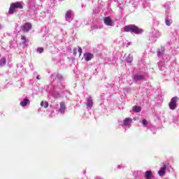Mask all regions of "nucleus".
Returning <instances> with one entry per match:
<instances>
[{
    "instance_id": "27",
    "label": "nucleus",
    "mask_w": 179,
    "mask_h": 179,
    "mask_svg": "<svg viewBox=\"0 0 179 179\" xmlns=\"http://www.w3.org/2000/svg\"><path fill=\"white\" fill-rule=\"evenodd\" d=\"M161 69V71H164V69Z\"/></svg>"
},
{
    "instance_id": "28",
    "label": "nucleus",
    "mask_w": 179,
    "mask_h": 179,
    "mask_svg": "<svg viewBox=\"0 0 179 179\" xmlns=\"http://www.w3.org/2000/svg\"><path fill=\"white\" fill-rule=\"evenodd\" d=\"M59 1H64V0H59Z\"/></svg>"
},
{
    "instance_id": "7",
    "label": "nucleus",
    "mask_w": 179,
    "mask_h": 179,
    "mask_svg": "<svg viewBox=\"0 0 179 179\" xmlns=\"http://www.w3.org/2000/svg\"><path fill=\"white\" fill-rule=\"evenodd\" d=\"M132 122V119L131 118H125L124 122H123V125L124 127H131V123Z\"/></svg>"
},
{
    "instance_id": "25",
    "label": "nucleus",
    "mask_w": 179,
    "mask_h": 179,
    "mask_svg": "<svg viewBox=\"0 0 179 179\" xmlns=\"http://www.w3.org/2000/svg\"><path fill=\"white\" fill-rule=\"evenodd\" d=\"M36 79L40 80V76H38L36 77Z\"/></svg>"
},
{
    "instance_id": "9",
    "label": "nucleus",
    "mask_w": 179,
    "mask_h": 179,
    "mask_svg": "<svg viewBox=\"0 0 179 179\" xmlns=\"http://www.w3.org/2000/svg\"><path fill=\"white\" fill-rule=\"evenodd\" d=\"M87 108H92L93 107V99H92V96H89L87 99Z\"/></svg>"
},
{
    "instance_id": "20",
    "label": "nucleus",
    "mask_w": 179,
    "mask_h": 179,
    "mask_svg": "<svg viewBox=\"0 0 179 179\" xmlns=\"http://www.w3.org/2000/svg\"><path fill=\"white\" fill-rule=\"evenodd\" d=\"M41 107H44V108H48V102L42 101L41 102Z\"/></svg>"
},
{
    "instance_id": "11",
    "label": "nucleus",
    "mask_w": 179,
    "mask_h": 179,
    "mask_svg": "<svg viewBox=\"0 0 179 179\" xmlns=\"http://www.w3.org/2000/svg\"><path fill=\"white\" fill-rule=\"evenodd\" d=\"M166 165H164V167L161 168L159 169V171H158V174L161 177H163V176H164V174H166Z\"/></svg>"
},
{
    "instance_id": "13",
    "label": "nucleus",
    "mask_w": 179,
    "mask_h": 179,
    "mask_svg": "<svg viewBox=\"0 0 179 179\" xmlns=\"http://www.w3.org/2000/svg\"><path fill=\"white\" fill-rule=\"evenodd\" d=\"M145 179H152L153 178V174L152 173V171H147L145 174Z\"/></svg>"
},
{
    "instance_id": "1",
    "label": "nucleus",
    "mask_w": 179,
    "mask_h": 179,
    "mask_svg": "<svg viewBox=\"0 0 179 179\" xmlns=\"http://www.w3.org/2000/svg\"><path fill=\"white\" fill-rule=\"evenodd\" d=\"M124 31L127 32H131V33H135V34H141V33H143V29L136 27V25L131 24L128 26H125L124 27Z\"/></svg>"
},
{
    "instance_id": "26",
    "label": "nucleus",
    "mask_w": 179,
    "mask_h": 179,
    "mask_svg": "<svg viewBox=\"0 0 179 179\" xmlns=\"http://www.w3.org/2000/svg\"><path fill=\"white\" fill-rule=\"evenodd\" d=\"M0 29H2V25L0 24Z\"/></svg>"
},
{
    "instance_id": "12",
    "label": "nucleus",
    "mask_w": 179,
    "mask_h": 179,
    "mask_svg": "<svg viewBox=\"0 0 179 179\" xmlns=\"http://www.w3.org/2000/svg\"><path fill=\"white\" fill-rule=\"evenodd\" d=\"M93 58V55L90 53L84 54V59L85 61H90Z\"/></svg>"
},
{
    "instance_id": "18",
    "label": "nucleus",
    "mask_w": 179,
    "mask_h": 179,
    "mask_svg": "<svg viewBox=\"0 0 179 179\" xmlns=\"http://www.w3.org/2000/svg\"><path fill=\"white\" fill-rule=\"evenodd\" d=\"M6 65V58L3 57L0 59V66H5Z\"/></svg>"
},
{
    "instance_id": "15",
    "label": "nucleus",
    "mask_w": 179,
    "mask_h": 179,
    "mask_svg": "<svg viewBox=\"0 0 179 179\" xmlns=\"http://www.w3.org/2000/svg\"><path fill=\"white\" fill-rule=\"evenodd\" d=\"M27 104H30V101L27 99H24L22 101L20 102V106L25 107Z\"/></svg>"
},
{
    "instance_id": "21",
    "label": "nucleus",
    "mask_w": 179,
    "mask_h": 179,
    "mask_svg": "<svg viewBox=\"0 0 179 179\" xmlns=\"http://www.w3.org/2000/svg\"><path fill=\"white\" fill-rule=\"evenodd\" d=\"M127 62H131L133 61V57L131 55H129L126 58Z\"/></svg>"
},
{
    "instance_id": "29",
    "label": "nucleus",
    "mask_w": 179,
    "mask_h": 179,
    "mask_svg": "<svg viewBox=\"0 0 179 179\" xmlns=\"http://www.w3.org/2000/svg\"><path fill=\"white\" fill-rule=\"evenodd\" d=\"M118 168L120 169V166H118Z\"/></svg>"
},
{
    "instance_id": "5",
    "label": "nucleus",
    "mask_w": 179,
    "mask_h": 179,
    "mask_svg": "<svg viewBox=\"0 0 179 179\" xmlns=\"http://www.w3.org/2000/svg\"><path fill=\"white\" fill-rule=\"evenodd\" d=\"M103 22L105 23V24H106V26H113V20H111V18H110V17H106L103 19Z\"/></svg>"
},
{
    "instance_id": "2",
    "label": "nucleus",
    "mask_w": 179,
    "mask_h": 179,
    "mask_svg": "<svg viewBox=\"0 0 179 179\" xmlns=\"http://www.w3.org/2000/svg\"><path fill=\"white\" fill-rule=\"evenodd\" d=\"M23 5H24V4L22 1H20V2L17 1V2L11 3L9 10H8V13L10 15H13V13H15V11L16 10V9H22L23 8Z\"/></svg>"
},
{
    "instance_id": "23",
    "label": "nucleus",
    "mask_w": 179,
    "mask_h": 179,
    "mask_svg": "<svg viewBox=\"0 0 179 179\" xmlns=\"http://www.w3.org/2000/svg\"><path fill=\"white\" fill-rule=\"evenodd\" d=\"M142 124H143V125H144V126L148 125V120H145V119L143 120Z\"/></svg>"
},
{
    "instance_id": "16",
    "label": "nucleus",
    "mask_w": 179,
    "mask_h": 179,
    "mask_svg": "<svg viewBox=\"0 0 179 179\" xmlns=\"http://www.w3.org/2000/svg\"><path fill=\"white\" fill-rule=\"evenodd\" d=\"M165 23L166 26H171V24L173 23V20H171V18H170V17H166L165 20Z\"/></svg>"
},
{
    "instance_id": "14",
    "label": "nucleus",
    "mask_w": 179,
    "mask_h": 179,
    "mask_svg": "<svg viewBox=\"0 0 179 179\" xmlns=\"http://www.w3.org/2000/svg\"><path fill=\"white\" fill-rule=\"evenodd\" d=\"M31 24L27 22L24 24V31H29V30H31Z\"/></svg>"
},
{
    "instance_id": "22",
    "label": "nucleus",
    "mask_w": 179,
    "mask_h": 179,
    "mask_svg": "<svg viewBox=\"0 0 179 179\" xmlns=\"http://www.w3.org/2000/svg\"><path fill=\"white\" fill-rule=\"evenodd\" d=\"M43 51H44V48H37V52H38L39 54H41V52H43Z\"/></svg>"
},
{
    "instance_id": "3",
    "label": "nucleus",
    "mask_w": 179,
    "mask_h": 179,
    "mask_svg": "<svg viewBox=\"0 0 179 179\" xmlns=\"http://www.w3.org/2000/svg\"><path fill=\"white\" fill-rule=\"evenodd\" d=\"M177 101H178V97L174 96L171 99L169 103L170 110H176L177 108Z\"/></svg>"
},
{
    "instance_id": "17",
    "label": "nucleus",
    "mask_w": 179,
    "mask_h": 179,
    "mask_svg": "<svg viewBox=\"0 0 179 179\" xmlns=\"http://www.w3.org/2000/svg\"><path fill=\"white\" fill-rule=\"evenodd\" d=\"M164 54V47H161V49H159L157 50V56L158 57H162Z\"/></svg>"
},
{
    "instance_id": "24",
    "label": "nucleus",
    "mask_w": 179,
    "mask_h": 179,
    "mask_svg": "<svg viewBox=\"0 0 179 179\" xmlns=\"http://www.w3.org/2000/svg\"><path fill=\"white\" fill-rule=\"evenodd\" d=\"M78 52H79V55H82V48L78 47Z\"/></svg>"
},
{
    "instance_id": "4",
    "label": "nucleus",
    "mask_w": 179,
    "mask_h": 179,
    "mask_svg": "<svg viewBox=\"0 0 179 179\" xmlns=\"http://www.w3.org/2000/svg\"><path fill=\"white\" fill-rule=\"evenodd\" d=\"M145 79V76L141 74H135L133 76V80L134 82H138L139 80H143Z\"/></svg>"
},
{
    "instance_id": "8",
    "label": "nucleus",
    "mask_w": 179,
    "mask_h": 179,
    "mask_svg": "<svg viewBox=\"0 0 179 179\" xmlns=\"http://www.w3.org/2000/svg\"><path fill=\"white\" fill-rule=\"evenodd\" d=\"M21 40L22 41V44L23 45V48H26V47H27V44L29 43V39H27L26 36H22Z\"/></svg>"
},
{
    "instance_id": "19",
    "label": "nucleus",
    "mask_w": 179,
    "mask_h": 179,
    "mask_svg": "<svg viewBox=\"0 0 179 179\" xmlns=\"http://www.w3.org/2000/svg\"><path fill=\"white\" fill-rule=\"evenodd\" d=\"M141 110L142 109L139 106H135L133 107V111H134L135 113H141Z\"/></svg>"
},
{
    "instance_id": "6",
    "label": "nucleus",
    "mask_w": 179,
    "mask_h": 179,
    "mask_svg": "<svg viewBox=\"0 0 179 179\" xmlns=\"http://www.w3.org/2000/svg\"><path fill=\"white\" fill-rule=\"evenodd\" d=\"M65 18L67 22H72V11L71 10L67 11L66 13Z\"/></svg>"
},
{
    "instance_id": "10",
    "label": "nucleus",
    "mask_w": 179,
    "mask_h": 179,
    "mask_svg": "<svg viewBox=\"0 0 179 179\" xmlns=\"http://www.w3.org/2000/svg\"><path fill=\"white\" fill-rule=\"evenodd\" d=\"M66 108L65 107V103L64 102H61L59 113H61V114H64L65 113Z\"/></svg>"
}]
</instances>
